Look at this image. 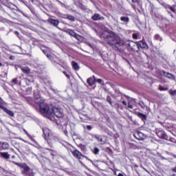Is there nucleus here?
<instances>
[{
    "mask_svg": "<svg viewBox=\"0 0 176 176\" xmlns=\"http://www.w3.org/2000/svg\"><path fill=\"white\" fill-rule=\"evenodd\" d=\"M41 114L44 116H56V118H63V110L60 108L53 107L52 106H47L45 107H41Z\"/></svg>",
    "mask_w": 176,
    "mask_h": 176,
    "instance_id": "nucleus-1",
    "label": "nucleus"
},
{
    "mask_svg": "<svg viewBox=\"0 0 176 176\" xmlns=\"http://www.w3.org/2000/svg\"><path fill=\"white\" fill-rule=\"evenodd\" d=\"M107 43L109 45H120L121 40L119 36L114 32H111L109 36H107Z\"/></svg>",
    "mask_w": 176,
    "mask_h": 176,
    "instance_id": "nucleus-2",
    "label": "nucleus"
},
{
    "mask_svg": "<svg viewBox=\"0 0 176 176\" xmlns=\"http://www.w3.org/2000/svg\"><path fill=\"white\" fill-rule=\"evenodd\" d=\"M34 101H35L36 104L39 105L41 113H42V107H43V108H46V107H49L48 104L45 103V99H43V98L41 97L39 92L34 93Z\"/></svg>",
    "mask_w": 176,
    "mask_h": 176,
    "instance_id": "nucleus-3",
    "label": "nucleus"
},
{
    "mask_svg": "<svg viewBox=\"0 0 176 176\" xmlns=\"http://www.w3.org/2000/svg\"><path fill=\"white\" fill-rule=\"evenodd\" d=\"M43 135H44V138L45 140L46 137H48L47 139V142L48 144L50 145V141H52V140H54V136H53V133H52V131H50V129H49L48 128H43Z\"/></svg>",
    "mask_w": 176,
    "mask_h": 176,
    "instance_id": "nucleus-4",
    "label": "nucleus"
},
{
    "mask_svg": "<svg viewBox=\"0 0 176 176\" xmlns=\"http://www.w3.org/2000/svg\"><path fill=\"white\" fill-rule=\"evenodd\" d=\"M133 135L135 138H136V140H139V141H143V140H145V138H146V136L140 131H137L134 133Z\"/></svg>",
    "mask_w": 176,
    "mask_h": 176,
    "instance_id": "nucleus-5",
    "label": "nucleus"
},
{
    "mask_svg": "<svg viewBox=\"0 0 176 176\" xmlns=\"http://www.w3.org/2000/svg\"><path fill=\"white\" fill-rule=\"evenodd\" d=\"M64 32H66L67 34H69V35H71V36H74L76 39H80V36L76 34V32H74V30L71 29H67L64 30Z\"/></svg>",
    "mask_w": 176,
    "mask_h": 176,
    "instance_id": "nucleus-6",
    "label": "nucleus"
},
{
    "mask_svg": "<svg viewBox=\"0 0 176 176\" xmlns=\"http://www.w3.org/2000/svg\"><path fill=\"white\" fill-rule=\"evenodd\" d=\"M137 47L138 50L140 49H148V44L144 41H140L137 42Z\"/></svg>",
    "mask_w": 176,
    "mask_h": 176,
    "instance_id": "nucleus-7",
    "label": "nucleus"
},
{
    "mask_svg": "<svg viewBox=\"0 0 176 176\" xmlns=\"http://www.w3.org/2000/svg\"><path fill=\"white\" fill-rule=\"evenodd\" d=\"M126 46H128L129 49H131L132 52H135V47H137V42L134 41H128L126 42Z\"/></svg>",
    "mask_w": 176,
    "mask_h": 176,
    "instance_id": "nucleus-8",
    "label": "nucleus"
},
{
    "mask_svg": "<svg viewBox=\"0 0 176 176\" xmlns=\"http://www.w3.org/2000/svg\"><path fill=\"white\" fill-rule=\"evenodd\" d=\"M91 19L94 20V21H102L104 20V16H101L100 14H94V16H91Z\"/></svg>",
    "mask_w": 176,
    "mask_h": 176,
    "instance_id": "nucleus-9",
    "label": "nucleus"
},
{
    "mask_svg": "<svg viewBox=\"0 0 176 176\" xmlns=\"http://www.w3.org/2000/svg\"><path fill=\"white\" fill-rule=\"evenodd\" d=\"M92 137H94V138H96V140L100 142V144H101L102 145H104V144H105V140H104V138L101 137L100 135H92Z\"/></svg>",
    "mask_w": 176,
    "mask_h": 176,
    "instance_id": "nucleus-10",
    "label": "nucleus"
},
{
    "mask_svg": "<svg viewBox=\"0 0 176 176\" xmlns=\"http://www.w3.org/2000/svg\"><path fill=\"white\" fill-rule=\"evenodd\" d=\"M72 153L74 156V157H76V159H82V156H83V154H82V153H80L78 150L72 151Z\"/></svg>",
    "mask_w": 176,
    "mask_h": 176,
    "instance_id": "nucleus-11",
    "label": "nucleus"
},
{
    "mask_svg": "<svg viewBox=\"0 0 176 176\" xmlns=\"http://www.w3.org/2000/svg\"><path fill=\"white\" fill-rule=\"evenodd\" d=\"M48 21L50 23V24H52V25H54V27H57V25H58L59 24V21L57 19H49Z\"/></svg>",
    "mask_w": 176,
    "mask_h": 176,
    "instance_id": "nucleus-12",
    "label": "nucleus"
},
{
    "mask_svg": "<svg viewBox=\"0 0 176 176\" xmlns=\"http://www.w3.org/2000/svg\"><path fill=\"white\" fill-rule=\"evenodd\" d=\"M87 82L89 86H93L96 83V76H93V78H89Z\"/></svg>",
    "mask_w": 176,
    "mask_h": 176,
    "instance_id": "nucleus-13",
    "label": "nucleus"
},
{
    "mask_svg": "<svg viewBox=\"0 0 176 176\" xmlns=\"http://www.w3.org/2000/svg\"><path fill=\"white\" fill-rule=\"evenodd\" d=\"M21 168L24 170V171L23 172V175H27V173L30 172V167L27 165H22Z\"/></svg>",
    "mask_w": 176,
    "mask_h": 176,
    "instance_id": "nucleus-14",
    "label": "nucleus"
},
{
    "mask_svg": "<svg viewBox=\"0 0 176 176\" xmlns=\"http://www.w3.org/2000/svg\"><path fill=\"white\" fill-rule=\"evenodd\" d=\"M162 72H163L164 75L166 78H168V79H173V80L175 79V77H174V76H173V74H170V73H166V72H164V71H163Z\"/></svg>",
    "mask_w": 176,
    "mask_h": 176,
    "instance_id": "nucleus-15",
    "label": "nucleus"
},
{
    "mask_svg": "<svg viewBox=\"0 0 176 176\" xmlns=\"http://www.w3.org/2000/svg\"><path fill=\"white\" fill-rule=\"evenodd\" d=\"M157 135L160 138H162V139L166 138V134L163 131H158V132H157Z\"/></svg>",
    "mask_w": 176,
    "mask_h": 176,
    "instance_id": "nucleus-16",
    "label": "nucleus"
},
{
    "mask_svg": "<svg viewBox=\"0 0 176 176\" xmlns=\"http://www.w3.org/2000/svg\"><path fill=\"white\" fill-rule=\"evenodd\" d=\"M1 156L3 157L4 159H10V155L8 152L6 153H0Z\"/></svg>",
    "mask_w": 176,
    "mask_h": 176,
    "instance_id": "nucleus-17",
    "label": "nucleus"
},
{
    "mask_svg": "<svg viewBox=\"0 0 176 176\" xmlns=\"http://www.w3.org/2000/svg\"><path fill=\"white\" fill-rule=\"evenodd\" d=\"M4 112L6 113H8V115H9L10 116H14V113H13V111L8 109L7 108L4 109Z\"/></svg>",
    "mask_w": 176,
    "mask_h": 176,
    "instance_id": "nucleus-18",
    "label": "nucleus"
},
{
    "mask_svg": "<svg viewBox=\"0 0 176 176\" xmlns=\"http://www.w3.org/2000/svg\"><path fill=\"white\" fill-rule=\"evenodd\" d=\"M10 145L8 144V142H3L1 145V148L4 150H8L9 149Z\"/></svg>",
    "mask_w": 176,
    "mask_h": 176,
    "instance_id": "nucleus-19",
    "label": "nucleus"
},
{
    "mask_svg": "<svg viewBox=\"0 0 176 176\" xmlns=\"http://www.w3.org/2000/svg\"><path fill=\"white\" fill-rule=\"evenodd\" d=\"M120 20L123 21V23H129L130 21V19L128 16H122Z\"/></svg>",
    "mask_w": 176,
    "mask_h": 176,
    "instance_id": "nucleus-20",
    "label": "nucleus"
},
{
    "mask_svg": "<svg viewBox=\"0 0 176 176\" xmlns=\"http://www.w3.org/2000/svg\"><path fill=\"white\" fill-rule=\"evenodd\" d=\"M138 116L142 119V120H146V116L145 114H143L142 113H138Z\"/></svg>",
    "mask_w": 176,
    "mask_h": 176,
    "instance_id": "nucleus-21",
    "label": "nucleus"
},
{
    "mask_svg": "<svg viewBox=\"0 0 176 176\" xmlns=\"http://www.w3.org/2000/svg\"><path fill=\"white\" fill-rule=\"evenodd\" d=\"M21 71H23L24 74H30V72H31V70H30L28 67H21Z\"/></svg>",
    "mask_w": 176,
    "mask_h": 176,
    "instance_id": "nucleus-22",
    "label": "nucleus"
},
{
    "mask_svg": "<svg viewBox=\"0 0 176 176\" xmlns=\"http://www.w3.org/2000/svg\"><path fill=\"white\" fill-rule=\"evenodd\" d=\"M72 67L74 69H76V71H78V69H79V65H78V63L76 62H72Z\"/></svg>",
    "mask_w": 176,
    "mask_h": 176,
    "instance_id": "nucleus-23",
    "label": "nucleus"
},
{
    "mask_svg": "<svg viewBox=\"0 0 176 176\" xmlns=\"http://www.w3.org/2000/svg\"><path fill=\"white\" fill-rule=\"evenodd\" d=\"M67 20H69L70 21H75V16L72 15H67Z\"/></svg>",
    "mask_w": 176,
    "mask_h": 176,
    "instance_id": "nucleus-24",
    "label": "nucleus"
},
{
    "mask_svg": "<svg viewBox=\"0 0 176 176\" xmlns=\"http://www.w3.org/2000/svg\"><path fill=\"white\" fill-rule=\"evenodd\" d=\"M154 39L155 41H159L160 42H162V37L160 36V35L159 34H155V36H154Z\"/></svg>",
    "mask_w": 176,
    "mask_h": 176,
    "instance_id": "nucleus-25",
    "label": "nucleus"
},
{
    "mask_svg": "<svg viewBox=\"0 0 176 176\" xmlns=\"http://www.w3.org/2000/svg\"><path fill=\"white\" fill-rule=\"evenodd\" d=\"M94 155H98V153L100 152V149H98V148L96 147L94 149Z\"/></svg>",
    "mask_w": 176,
    "mask_h": 176,
    "instance_id": "nucleus-26",
    "label": "nucleus"
},
{
    "mask_svg": "<svg viewBox=\"0 0 176 176\" xmlns=\"http://www.w3.org/2000/svg\"><path fill=\"white\" fill-rule=\"evenodd\" d=\"M169 94H170V96H176V90L173 91V89H170Z\"/></svg>",
    "mask_w": 176,
    "mask_h": 176,
    "instance_id": "nucleus-27",
    "label": "nucleus"
},
{
    "mask_svg": "<svg viewBox=\"0 0 176 176\" xmlns=\"http://www.w3.org/2000/svg\"><path fill=\"white\" fill-rule=\"evenodd\" d=\"M168 9H169L170 10H171V12H173V13H176V9H175V8L172 7V6H169Z\"/></svg>",
    "mask_w": 176,
    "mask_h": 176,
    "instance_id": "nucleus-28",
    "label": "nucleus"
},
{
    "mask_svg": "<svg viewBox=\"0 0 176 176\" xmlns=\"http://www.w3.org/2000/svg\"><path fill=\"white\" fill-rule=\"evenodd\" d=\"M95 82H97L98 83H100V85H102V80L100 78L96 79Z\"/></svg>",
    "mask_w": 176,
    "mask_h": 176,
    "instance_id": "nucleus-29",
    "label": "nucleus"
},
{
    "mask_svg": "<svg viewBox=\"0 0 176 176\" xmlns=\"http://www.w3.org/2000/svg\"><path fill=\"white\" fill-rule=\"evenodd\" d=\"M0 108L1 109H3V111H5L6 109V107H3V104L1 102H0Z\"/></svg>",
    "mask_w": 176,
    "mask_h": 176,
    "instance_id": "nucleus-30",
    "label": "nucleus"
},
{
    "mask_svg": "<svg viewBox=\"0 0 176 176\" xmlns=\"http://www.w3.org/2000/svg\"><path fill=\"white\" fill-rule=\"evenodd\" d=\"M25 82L28 86H30V85H31V80H30V79H25Z\"/></svg>",
    "mask_w": 176,
    "mask_h": 176,
    "instance_id": "nucleus-31",
    "label": "nucleus"
},
{
    "mask_svg": "<svg viewBox=\"0 0 176 176\" xmlns=\"http://www.w3.org/2000/svg\"><path fill=\"white\" fill-rule=\"evenodd\" d=\"M64 75H65V76L69 79V78H71V76H69V74H67V72H63Z\"/></svg>",
    "mask_w": 176,
    "mask_h": 176,
    "instance_id": "nucleus-32",
    "label": "nucleus"
},
{
    "mask_svg": "<svg viewBox=\"0 0 176 176\" xmlns=\"http://www.w3.org/2000/svg\"><path fill=\"white\" fill-rule=\"evenodd\" d=\"M133 39H138V34H133Z\"/></svg>",
    "mask_w": 176,
    "mask_h": 176,
    "instance_id": "nucleus-33",
    "label": "nucleus"
},
{
    "mask_svg": "<svg viewBox=\"0 0 176 176\" xmlns=\"http://www.w3.org/2000/svg\"><path fill=\"white\" fill-rule=\"evenodd\" d=\"M12 83H14V85H17V78L12 79Z\"/></svg>",
    "mask_w": 176,
    "mask_h": 176,
    "instance_id": "nucleus-34",
    "label": "nucleus"
},
{
    "mask_svg": "<svg viewBox=\"0 0 176 176\" xmlns=\"http://www.w3.org/2000/svg\"><path fill=\"white\" fill-rule=\"evenodd\" d=\"M24 132L29 138H31V135L28 134V132L27 131L24 130Z\"/></svg>",
    "mask_w": 176,
    "mask_h": 176,
    "instance_id": "nucleus-35",
    "label": "nucleus"
},
{
    "mask_svg": "<svg viewBox=\"0 0 176 176\" xmlns=\"http://www.w3.org/2000/svg\"><path fill=\"white\" fill-rule=\"evenodd\" d=\"M87 130H91V129H93L92 127H91V126H90V125H87Z\"/></svg>",
    "mask_w": 176,
    "mask_h": 176,
    "instance_id": "nucleus-36",
    "label": "nucleus"
},
{
    "mask_svg": "<svg viewBox=\"0 0 176 176\" xmlns=\"http://www.w3.org/2000/svg\"><path fill=\"white\" fill-rule=\"evenodd\" d=\"M128 108H129V109H133V105L129 104Z\"/></svg>",
    "mask_w": 176,
    "mask_h": 176,
    "instance_id": "nucleus-37",
    "label": "nucleus"
},
{
    "mask_svg": "<svg viewBox=\"0 0 176 176\" xmlns=\"http://www.w3.org/2000/svg\"><path fill=\"white\" fill-rule=\"evenodd\" d=\"M160 89L161 91H164V90H166V88H163V87H160Z\"/></svg>",
    "mask_w": 176,
    "mask_h": 176,
    "instance_id": "nucleus-38",
    "label": "nucleus"
},
{
    "mask_svg": "<svg viewBox=\"0 0 176 176\" xmlns=\"http://www.w3.org/2000/svg\"><path fill=\"white\" fill-rule=\"evenodd\" d=\"M122 104L123 105H127V102H126V101L124 100L122 101Z\"/></svg>",
    "mask_w": 176,
    "mask_h": 176,
    "instance_id": "nucleus-39",
    "label": "nucleus"
},
{
    "mask_svg": "<svg viewBox=\"0 0 176 176\" xmlns=\"http://www.w3.org/2000/svg\"><path fill=\"white\" fill-rule=\"evenodd\" d=\"M12 163H14V164H16V166H20V164L17 162H12Z\"/></svg>",
    "mask_w": 176,
    "mask_h": 176,
    "instance_id": "nucleus-40",
    "label": "nucleus"
},
{
    "mask_svg": "<svg viewBox=\"0 0 176 176\" xmlns=\"http://www.w3.org/2000/svg\"><path fill=\"white\" fill-rule=\"evenodd\" d=\"M46 56L47 57V58H50V54H47Z\"/></svg>",
    "mask_w": 176,
    "mask_h": 176,
    "instance_id": "nucleus-41",
    "label": "nucleus"
},
{
    "mask_svg": "<svg viewBox=\"0 0 176 176\" xmlns=\"http://www.w3.org/2000/svg\"><path fill=\"white\" fill-rule=\"evenodd\" d=\"M172 170H173V171H174L175 173H176V166H175L174 168H173Z\"/></svg>",
    "mask_w": 176,
    "mask_h": 176,
    "instance_id": "nucleus-42",
    "label": "nucleus"
},
{
    "mask_svg": "<svg viewBox=\"0 0 176 176\" xmlns=\"http://www.w3.org/2000/svg\"><path fill=\"white\" fill-rule=\"evenodd\" d=\"M14 34H15L16 35H19V32L15 31V32H14Z\"/></svg>",
    "mask_w": 176,
    "mask_h": 176,
    "instance_id": "nucleus-43",
    "label": "nucleus"
},
{
    "mask_svg": "<svg viewBox=\"0 0 176 176\" xmlns=\"http://www.w3.org/2000/svg\"><path fill=\"white\" fill-rule=\"evenodd\" d=\"M118 176H124V175L122 173H119Z\"/></svg>",
    "mask_w": 176,
    "mask_h": 176,
    "instance_id": "nucleus-44",
    "label": "nucleus"
},
{
    "mask_svg": "<svg viewBox=\"0 0 176 176\" xmlns=\"http://www.w3.org/2000/svg\"><path fill=\"white\" fill-rule=\"evenodd\" d=\"M65 135H68V132H65Z\"/></svg>",
    "mask_w": 176,
    "mask_h": 176,
    "instance_id": "nucleus-45",
    "label": "nucleus"
},
{
    "mask_svg": "<svg viewBox=\"0 0 176 176\" xmlns=\"http://www.w3.org/2000/svg\"><path fill=\"white\" fill-rule=\"evenodd\" d=\"M32 2H34V0H30Z\"/></svg>",
    "mask_w": 176,
    "mask_h": 176,
    "instance_id": "nucleus-46",
    "label": "nucleus"
},
{
    "mask_svg": "<svg viewBox=\"0 0 176 176\" xmlns=\"http://www.w3.org/2000/svg\"><path fill=\"white\" fill-rule=\"evenodd\" d=\"M170 16L173 17V14H170Z\"/></svg>",
    "mask_w": 176,
    "mask_h": 176,
    "instance_id": "nucleus-47",
    "label": "nucleus"
},
{
    "mask_svg": "<svg viewBox=\"0 0 176 176\" xmlns=\"http://www.w3.org/2000/svg\"><path fill=\"white\" fill-rule=\"evenodd\" d=\"M0 65H2V63H0Z\"/></svg>",
    "mask_w": 176,
    "mask_h": 176,
    "instance_id": "nucleus-48",
    "label": "nucleus"
},
{
    "mask_svg": "<svg viewBox=\"0 0 176 176\" xmlns=\"http://www.w3.org/2000/svg\"><path fill=\"white\" fill-rule=\"evenodd\" d=\"M31 138L32 140V138Z\"/></svg>",
    "mask_w": 176,
    "mask_h": 176,
    "instance_id": "nucleus-49",
    "label": "nucleus"
},
{
    "mask_svg": "<svg viewBox=\"0 0 176 176\" xmlns=\"http://www.w3.org/2000/svg\"><path fill=\"white\" fill-rule=\"evenodd\" d=\"M43 53H45V51H43Z\"/></svg>",
    "mask_w": 176,
    "mask_h": 176,
    "instance_id": "nucleus-50",
    "label": "nucleus"
}]
</instances>
